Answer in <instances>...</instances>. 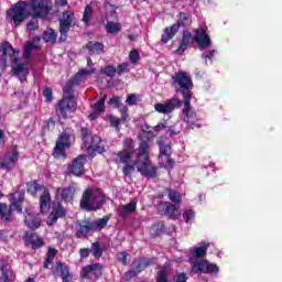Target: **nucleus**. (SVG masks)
<instances>
[{
    "label": "nucleus",
    "mask_w": 282,
    "mask_h": 282,
    "mask_svg": "<svg viewBox=\"0 0 282 282\" xmlns=\"http://www.w3.org/2000/svg\"><path fill=\"white\" fill-rule=\"evenodd\" d=\"M138 274L140 273L135 270V268H133L124 273L123 279L124 281H131V279H135Z\"/></svg>",
    "instance_id": "13d9d810"
},
{
    "label": "nucleus",
    "mask_w": 282,
    "mask_h": 282,
    "mask_svg": "<svg viewBox=\"0 0 282 282\" xmlns=\"http://www.w3.org/2000/svg\"><path fill=\"white\" fill-rule=\"evenodd\" d=\"M102 276V264L99 262L85 265L80 271V279L98 281Z\"/></svg>",
    "instance_id": "1a4fd4ad"
},
{
    "label": "nucleus",
    "mask_w": 282,
    "mask_h": 282,
    "mask_svg": "<svg viewBox=\"0 0 282 282\" xmlns=\"http://www.w3.org/2000/svg\"><path fill=\"white\" fill-rule=\"evenodd\" d=\"M138 208V203L135 200H132L128 203L127 205H123L119 215L120 217L124 218L128 217V215H133Z\"/></svg>",
    "instance_id": "72a5a7b5"
},
{
    "label": "nucleus",
    "mask_w": 282,
    "mask_h": 282,
    "mask_svg": "<svg viewBox=\"0 0 282 282\" xmlns=\"http://www.w3.org/2000/svg\"><path fill=\"white\" fill-rule=\"evenodd\" d=\"M128 257H129V253H127V251H122V252H119V253L117 254L118 261H119L120 263H122V265H127V263H128V261H127Z\"/></svg>",
    "instance_id": "0e129e2a"
},
{
    "label": "nucleus",
    "mask_w": 282,
    "mask_h": 282,
    "mask_svg": "<svg viewBox=\"0 0 282 282\" xmlns=\"http://www.w3.org/2000/svg\"><path fill=\"white\" fill-rule=\"evenodd\" d=\"M104 204H105V196L102 194L93 193L90 210H100Z\"/></svg>",
    "instance_id": "473e14b6"
},
{
    "label": "nucleus",
    "mask_w": 282,
    "mask_h": 282,
    "mask_svg": "<svg viewBox=\"0 0 282 282\" xmlns=\"http://www.w3.org/2000/svg\"><path fill=\"white\" fill-rule=\"evenodd\" d=\"M76 23L74 22V12L66 10L62 13V19H59V43H65L67 41V34L69 30L74 28Z\"/></svg>",
    "instance_id": "6e6552de"
},
{
    "label": "nucleus",
    "mask_w": 282,
    "mask_h": 282,
    "mask_svg": "<svg viewBox=\"0 0 282 282\" xmlns=\"http://www.w3.org/2000/svg\"><path fill=\"white\" fill-rule=\"evenodd\" d=\"M135 166H138L135 164V161H134V164H131V163H126L123 169H122V173L126 177H131V174L133 173V171H135Z\"/></svg>",
    "instance_id": "3c124183"
},
{
    "label": "nucleus",
    "mask_w": 282,
    "mask_h": 282,
    "mask_svg": "<svg viewBox=\"0 0 282 282\" xmlns=\"http://www.w3.org/2000/svg\"><path fill=\"white\" fill-rule=\"evenodd\" d=\"M55 127H56V122L54 121V118H50L45 122L43 131H54Z\"/></svg>",
    "instance_id": "bf43d9fd"
},
{
    "label": "nucleus",
    "mask_w": 282,
    "mask_h": 282,
    "mask_svg": "<svg viewBox=\"0 0 282 282\" xmlns=\"http://www.w3.org/2000/svg\"><path fill=\"white\" fill-rule=\"evenodd\" d=\"M26 29L29 32H35V30H39V19L32 18V20L26 23Z\"/></svg>",
    "instance_id": "4d7b16f0"
},
{
    "label": "nucleus",
    "mask_w": 282,
    "mask_h": 282,
    "mask_svg": "<svg viewBox=\"0 0 282 282\" xmlns=\"http://www.w3.org/2000/svg\"><path fill=\"white\" fill-rule=\"evenodd\" d=\"M63 91H64V95L62 98L76 100V97H74V85H72L69 82L63 88Z\"/></svg>",
    "instance_id": "c03bdc74"
},
{
    "label": "nucleus",
    "mask_w": 282,
    "mask_h": 282,
    "mask_svg": "<svg viewBox=\"0 0 282 282\" xmlns=\"http://www.w3.org/2000/svg\"><path fill=\"white\" fill-rule=\"evenodd\" d=\"M42 39L45 41V43H52V45H56L58 34L54 29H47L43 32Z\"/></svg>",
    "instance_id": "e433bc0d"
},
{
    "label": "nucleus",
    "mask_w": 282,
    "mask_h": 282,
    "mask_svg": "<svg viewBox=\"0 0 282 282\" xmlns=\"http://www.w3.org/2000/svg\"><path fill=\"white\" fill-rule=\"evenodd\" d=\"M20 155L21 153H19V150L14 147L11 152L4 153V156L0 162V169H2V171H12L19 162Z\"/></svg>",
    "instance_id": "4468645a"
},
{
    "label": "nucleus",
    "mask_w": 282,
    "mask_h": 282,
    "mask_svg": "<svg viewBox=\"0 0 282 282\" xmlns=\"http://www.w3.org/2000/svg\"><path fill=\"white\" fill-rule=\"evenodd\" d=\"M12 72H13V75L17 76L18 78H21V76H23V78H25V76H28L30 74V69L28 67H25V64H23V63L13 65Z\"/></svg>",
    "instance_id": "f704fd0d"
},
{
    "label": "nucleus",
    "mask_w": 282,
    "mask_h": 282,
    "mask_svg": "<svg viewBox=\"0 0 282 282\" xmlns=\"http://www.w3.org/2000/svg\"><path fill=\"white\" fill-rule=\"evenodd\" d=\"M54 274H58L61 276L62 282H70L72 273H69V267L62 261L56 262V267L54 269Z\"/></svg>",
    "instance_id": "5701e85b"
},
{
    "label": "nucleus",
    "mask_w": 282,
    "mask_h": 282,
    "mask_svg": "<svg viewBox=\"0 0 282 282\" xmlns=\"http://www.w3.org/2000/svg\"><path fill=\"white\" fill-rule=\"evenodd\" d=\"M135 147L133 139L128 138L123 141V149L126 151H132V149Z\"/></svg>",
    "instance_id": "69168bd1"
},
{
    "label": "nucleus",
    "mask_w": 282,
    "mask_h": 282,
    "mask_svg": "<svg viewBox=\"0 0 282 282\" xmlns=\"http://www.w3.org/2000/svg\"><path fill=\"white\" fill-rule=\"evenodd\" d=\"M87 151L89 153H105V144H102V139L98 135H94L89 145H87Z\"/></svg>",
    "instance_id": "393cba45"
},
{
    "label": "nucleus",
    "mask_w": 282,
    "mask_h": 282,
    "mask_svg": "<svg viewBox=\"0 0 282 282\" xmlns=\"http://www.w3.org/2000/svg\"><path fill=\"white\" fill-rule=\"evenodd\" d=\"M191 21V17L186 12H180L177 14V21L173 25L176 26V30H180L181 28H186Z\"/></svg>",
    "instance_id": "4c0bfd02"
},
{
    "label": "nucleus",
    "mask_w": 282,
    "mask_h": 282,
    "mask_svg": "<svg viewBox=\"0 0 282 282\" xmlns=\"http://www.w3.org/2000/svg\"><path fill=\"white\" fill-rule=\"evenodd\" d=\"M192 37H193V34L189 31H184L181 43L176 48L175 53L180 55L184 54L185 50H188V45H191Z\"/></svg>",
    "instance_id": "a878e982"
},
{
    "label": "nucleus",
    "mask_w": 282,
    "mask_h": 282,
    "mask_svg": "<svg viewBox=\"0 0 282 282\" xmlns=\"http://www.w3.org/2000/svg\"><path fill=\"white\" fill-rule=\"evenodd\" d=\"M126 102L130 107H133V105H137V102H138V96L135 94L128 95Z\"/></svg>",
    "instance_id": "338daca9"
},
{
    "label": "nucleus",
    "mask_w": 282,
    "mask_h": 282,
    "mask_svg": "<svg viewBox=\"0 0 282 282\" xmlns=\"http://www.w3.org/2000/svg\"><path fill=\"white\" fill-rule=\"evenodd\" d=\"M47 188L45 185L39 184V181H32L26 183V193L32 197H36L39 191L44 192Z\"/></svg>",
    "instance_id": "7c9ffc66"
},
{
    "label": "nucleus",
    "mask_w": 282,
    "mask_h": 282,
    "mask_svg": "<svg viewBox=\"0 0 282 282\" xmlns=\"http://www.w3.org/2000/svg\"><path fill=\"white\" fill-rule=\"evenodd\" d=\"M177 32H180V30L177 29V26H174V24L165 28L161 35V42L164 43V45H166V43H169V41H172L174 39V36H175V34H177Z\"/></svg>",
    "instance_id": "c756f323"
},
{
    "label": "nucleus",
    "mask_w": 282,
    "mask_h": 282,
    "mask_svg": "<svg viewBox=\"0 0 282 282\" xmlns=\"http://www.w3.org/2000/svg\"><path fill=\"white\" fill-rule=\"evenodd\" d=\"M107 100V95H105L101 99H99L94 106V110L97 111V113H105V102Z\"/></svg>",
    "instance_id": "09e8293b"
},
{
    "label": "nucleus",
    "mask_w": 282,
    "mask_h": 282,
    "mask_svg": "<svg viewBox=\"0 0 282 282\" xmlns=\"http://www.w3.org/2000/svg\"><path fill=\"white\" fill-rule=\"evenodd\" d=\"M50 208H52V195L50 194V189L46 187L40 196V210L42 215H45L50 213Z\"/></svg>",
    "instance_id": "412c9836"
},
{
    "label": "nucleus",
    "mask_w": 282,
    "mask_h": 282,
    "mask_svg": "<svg viewBox=\"0 0 282 282\" xmlns=\"http://www.w3.org/2000/svg\"><path fill=\"white\" fill-rule=\"evenodd\" d=\"M115 155L117 156L116 159L117 164H129V162H131V159L133 158V152L122 150L115 153Z\"/></svg>",
    "instance_id": "2f4dec72"
},
{
    "label": "nucleus",
    "mask_w": 282,
    "mask_h": 282,
    "mask_svg": "<svg viewBox=\"0 0 282 282\" xmlns=\"http://www.w3.org/2000/svg\"><path fill=\"white\" fill-rule=\"evenodd\" d=\"M192 270L195 274H198V272H203V274H217L219 267L208 262V260H197L193 263Z\"/></svg>",
    "instance_id": "ddd939ff"
},
{
    "label": "nucleus",
    "mask_w": 282,
    "mask_h": 282,
    "mask_svg": "<svg viewBox=\"0 0 282 282\" xmlns=\"http://www.w3.org/2000/svg\"><path fill=\"white\" fill-rule=\"evenodd\" d=\"M100 74H105L108 78H113L117 74L116 66L113 65H106L104 68L100 69Z\"/></svg>",
    "instance_id": "de8ad7c7"
},
{
    "label": "nucleus",
    "mask_w": 282,
    "mask_h": 282,
    "mask_svg": "<svg viewBox=\"0 0 282 282\" xmlns=\"http://www.w3.org/2000/svg\"><path fill=\"white\" fill-rule=\"evenodd\" d=\"M156 282H169V271L161 269L156 273Z\"/></svg>",
    "instance_id": "5fc2aeb1"
},
{
    "label": "nucleus",
    "mask_w": 282,
    "mask_h": 282,
    "mask_svg": "<svg viewBox=\"0 0 282 282\" xmlns=\"http://www.w3.org/2000/svg\"><path fill=\"white\" fill-rule=\"evenodd\" d=\"M25 246H31L32 250H39L45 246V240L43 237L39 236L36 232H25L24 235Z\"/></svg>",
    "instance_id": "a211bd4d"
},
{
    "label": "nucleus",
    "mask_w": 282,
    "mask_h": 282,
    "mask_svg": "<svg viewBox=\"0 0 282 282\" xmlns=\"http://www.w3.org/2000/svg\"><path fill=\"white\" fill-rule=\"evenodd\" d=\"M111 217L112 215L108 214L102 218H98L94 221L89 219L77 220V231L75 237H77V239H87V237H93L95 232H100V230L107 228V224H109Z\"/></svg>",
    "instance_id": "39448f33"
},
{
    "label": "nucleus",
    "mask_w": 282,
    "mask_h": 282,
    "mask_svg": "<svg viewBox=\"0 0 282 282\" xmlns=\"http://www.w3.org/2000/svg\"><path fill=\"white\" fill-rule=\"evenodd\" d=\"M116 70L118 76H122V74H129V72H131V66L129 65V63L124 62L117 65Z\"/></svg>",
    "instance_id": "8fccbe9b"
},
{
    "label": "nucleus",
    "mask_w": 282,
    "mask_h": 282,
    "mask_svg": "<svg viewBox=\"0 0 282 282\" xmlns=\"http://www.w3.org/2000/svg\"><path fill=\"white\" fill-rule=\"evenodd\" d=\"M87 164V154H79L76 156L70 164L67 166V172L69 175L75 177H80L85 175V165Z\"/></svg>",
    "instance_id": "9d476101"
},
{
    "label": "nucleus",
    "mask_w": 282,
    "mask_h": 282,
    "mask_svg": "<svg viewBox=\"0 0 282 282\" xmlns=\"http://www.w3.org/2000/svg\"><path fill=\"white\" fill-rule=\"evenodd\" d=\"M3 197V193L0 192V198ZM25 202V191H17L11 194L9 199V206L6 203H0V218L4 224H10L12 221V213H18L21 215L23 213V203Z\"/></svg>",
    "instance_id": "20e7f679"
},
{
    "label": "nucleus",
    "mask_w": 282,
    "mask_h": 282,
    "mask_svg": "<svg viewBox=\"0 0 282 282\" xmlns=\"http://www.w3.org/2000/svg\"><path fill=\"white\" fill-rule=\"evenodd\" d=\"M108 105H110V107H113V109H119V111L120 109H122V107H124V105H122V99L118 95H113L108 100Z\"/></svg>",
    "instance_id": "49530a36"
},
{
    "label": "nucleus",
    "mask_w": 282,
    "mask_h": 282,
    "mask_svg": "<svg viewBox=\"0 0 282 282\" xmlns=\"http://www.w3.org/2000/svg\"><path fill=\"white\" fill-rule=\"evenodd\" d=\"M33 50H39V46L32 42H28L24 47V58H30Z\"/></svg>",
    "instance_id": "864d4df0"
},
{
    "label": "nucleus",
    "mask_w": 282,
    "mask_h": 282,
    "mask_svg": "<svg viewBox=\"0 0 282 282\" xmlns=\"http://www.w3.org/2000/svg\"><path fill=\"white\" fill-rule=\"evenodd\" d=\"M106 30L108 34H118L122 30V25L118 22H108L106 24Z\"/></svg>",
    "instance_id": "a18cd8bd"
},
{
    "label": "nucleus",
    "mask_w": 282,
    "mask_h": 282,
    "mask_svg": "<svg viewBox=\"0 0 282 282\" xmlns=\"http://www.w3.org/2000/svg\"><path fill=\"white\" fill-rule=\"evenodd\" d=\"M96 69H87L82 68L79 69L74 77H72L68 83L73 85V87H78L85 80V76H91V74H95Z\"/></svg>",
    "instance_id": "b1692460"
},
{
    "label": "nucleus",
    "mask_w": 282,
    "mask_h": 282,
    "mask_svg": "<svg viewBox=\"0 0 282 282\" xmlns=\"http://www.w3.org/2000/svg\"><path fill=\"white\" fill-rule=\"evenodd\" d=\"M15 51L14 47L10 44V42L3 43L0 45V65H6L8 63V56L12 59V63H19L17 56L14 55Z\"/></svg>",
    "instance_id": "dca6fc26"
},
{
    "label": "nucleus",
    "mask_w": 282,
    "mask_h": 282,
    "mask_svg": "<svg viewBox=\"0 0 282 282\" xmlns=\"http://www.w3.org/2000/svg\"><path fill=\"white\" fill-rule=\"evenodd\" d=\"M80 138L82 141L84 142L85 147L89 145L91 143V139L94 135L89 132V128L87 127H82L80 128Z\"/></svg>",
    "instance_id": "37998d69"
},
{
    "label": "nucleus",
    "mask_w": 282,
    "mask_h": 282,
    "mask_svg": "<svg viewBox=\"0 0 282 282\" xmlns=\"http://www.w3.org/2000/svg\"><path fill=\"white\" fill-rule=\"evenodd\" d=\"M210 248V242H202L200 247H197L192 253L196 259H202L208 252Z\"/></svg>",
    "instance_id": "ea45409f"
},
{
    "label": "nucleus",
    "mask_w": 282,
    "mask_h": 282,
    "mask_svg": "<svg viewBox=\"0 0 282 282\" xmlns=\"http://www.w3.org/2000/svg\"><path fill=\"white\" fill-rule=\"evenodd\" d=\"M109 122H110V127L116 129L117 133H119L120 132V119L116 116H110Z\"/></svg>",
    "instance_id": "6e6d98bb"
},
{
    "label": "nucleus",
    "mask_w": 282,
    "mask_h": 282,
    "mask_svg": "<svg viewBox=\"0 0 282 282\" xmlns=\"http://www.w3.org/2000/svg\"><path fill=\"white\" fill-rule=\"evenodd\" d=\"M173 86L177 94L183 96V110L184 122L188 124L189 129H202V123H197V112L193 111V106H191V100L193 99V79L191 76L184 72H178L172 77Z\"/></svg>",
    "instance_id": "f03ea898"
},
{
    "label": "nucleus",
    "mask_w": 282,
    "mask_h": 282,
    "mask_svg": "<svg viewBox=\"0 0 282 282\" xmlns=\"http://www.w3.org/2000/svg\"><path fill=\"white\" fill-rule=\"evenodd\" d=\"M56 195H59L62 202L66 204L73 202L76 195V183L72 182L67 187H57Z\"/></svg>",
    "instance_id": "f3484780"
},
{
    "label": "nucleus",
    "mask_w": 282,
    "mask_h": 282,
    "mask_svg": "<svg viewBox=\"0 0 282 282\" xmlns=\"http://www.w3.org/2000/svg\"><path fill=\"white\" fill-rule=\"evenodd\" d=\"M43 96L44 98H46V102H52V100L54 99L52 88L45 87L43 90Z\"/></svg>",
    "instance_id": "e2e57ef3"
},
{
    "label": "nucleus",
    "mask_w": 282,
    "mask_h": 282,
    "mask_svg": "<svg viewBox=\"0 0 282 282\" xmlns=\"http://www.w3.org/2000/svg\"><path fill=\"white\" fill-rule=\"evenodd\" d=\"M129 58H130V62L135 65V63H138V61H140V53H138L137 50H132L130 51L129 53Z\"/></svg>",
    "instance_id": "680f3d73"
},
{
    "label": "nucleus",
    "mask_w": 282,
    "mask_h": 282,
    "mask_svg": "<svg viewBox=\"0 0 282 282\" xmlns=\"http://www.w3.org/2000/svg\"><path fill=\"white\" fill-rule=\"evenodd\" d=\"M132 265H134V270L140 274L141 272H144L147 268L155 265V259L141 257L139 259H134Z\"/></svg>",
    "instance_id": "4be33fe9"
},
{
    "label": "nucleus",
    "mask_w": 282,
    "mask_h": 282,
    "mask_svg": "<svg viewBox=\"0 0 282 282\" xmlns=\"http://www.w3.org/2000/svg\"><path fill=\"white\" fill-rule=\"evenodd\" d=\"M183 219L186 224H192L195 219V210L193 209H185L183 213Z\"/></svg>",
    "instance_id": "603ef678"
},
{
    "label": "nucleus",
    "mask_w": 282,
    "mask_h": 282,
    "mask_svg": "<svg viewBox=\"0 0 282 282\" xmlns=\"http://www.w3.org/2000/svg\"><path fill=\"white\" fill-rule=\"evenodd\" d=\"M156 210L160 215L169 217V219H177L180 217L177 207L169 202L159 200L156 203Z\"/></svg>",
    "instance_id": "f8f14e48"
},
{
    "label": "nucleus",
    "mask_w": 282,
    "mask_h": 282,
    "mask_svg": "<svg viewBox=\"0 0 282 282\" xmlns=\"http://www.w3.org/2000/svg\"><path fill=\"white\" fill-rule=\"evenodd\" d=\"M153 228L155 229L154 235H156V237H159V235L164 232V221L155 224L153 226Z\"/></svg>",
    "instance_id": "774afa93"
},
{
    "label": "nucleus",
    "mask_w": 282,
    "mask_h": 282,
    "mask_svg": "<svg viewBox=\"0 0 282 282\" xmlns=\"http://www.w3.org/2000/svg\"><path fill=\"white\" fill-rule=\"evenodd\" d=\"M17 279V273L12 265L8 264L3 260L0 261V282H11Z\"/></svg>",
    "instance_id": "6ab92c4d"
},
{
    "label": "nucleus",
    "mask_w": 282,
    "mask_h": 282,
    "mask_svg": "<svg viewBox=\"0 0 282 282\" xmlns=\"http://www.w3.org/2000/svg\"><path fill=\"white\" fill-rule=\"evenodd\" d=\"M159 158H171L173 155V148L171 144H164V142H159Z\"/></svg>",
    "instance_id": "58836bf2"
},
{
    "label": "nucleus",
    "mask_w": 282,
    "mask_h": 282,
    "mask_svg": "<svg viewBox=\"0 0 282 282\" xmlns=\"http://www.w3.org/2000/svg\"><path fill=\"white\" fill-rule=\"evenodd\" d=\"M119 112L121 115V122H127L129 120V107L122 106Z\"/></svg>",
    "instance_id": "052dcab7"
},
{
    "label": "nucleus",
    "mask_w": 282,
    "mask_h": 282,
    "mask_svg": "<svg viewBox=\"0 0 282 282\" xmlns=\"http://www.w3.org/2000/svg\"><path fill=\"white\" fill-rule=\"evenodd\" d=\"M93 196L94 191H91V188L84 191L80 198V208H83V210H90Z\"/></svg>",
    "instance_id": "c85d7f7f"
},
{
    "label": "nucleus",
    "mask_w": 282,
    "mask_h": 282,
    "mask_svg": "<svg viewBox=\"0 0 282 282\" xmlns=\"http://www.w3.org/2000/svg\"><path fill=\"white\" fill-rule=\"evenodd\" d=\"M195 35L193 37V41L197 43L198 47H210L213 45V41L210 40V35L206 32V29L198 28L194 30Z\"/></svg>",
    "instance_id": "2eb2a0df"
},
{
    "label": "nucleus",
    "mask_w": 282,
    "mask_h": 282,
    "mask_svg": "<svg viewBox=\"0 0 282 282\" xmlns=\"http://www.w3.org/2000/svg\"><path fill=\"white\" fill-rule=\"evenodd\" d=\"M90 252L95 259H100L102 257V252H105V249L102 248V245L100 241H95L91 243Z\"/></svg>",
    "instance_id": "a19ab883"
},
{
    "label": "nucleus",
    "mask_w": 282,
    "mask_h": 282,
    "mask_svg": "<svg viewBox=\"0 0 282 282\" xmlns=\"http://www.w3.org/2000/svg\"><path fill=\"white\" fill-rule=\"evenodd\" d=\"M72 147V130H64L57 138L55 147L53 149V158L55 160H67L66 149Z\"/></svg>",
    "instance_id": "423d86ee"
},
{
    "label": "nucleus",
    "mask_w": 282,
    "mask_h": 282,
    "mask_svg": "<svg viewBox=\"0 0 282 282\" xmlns=\"http://www.w3.org/2000/svg\"><path fill=\"white\" fill-rule=\"evenodd\" d=\"M153 138V132L142 130L139 135L140 144L137 152L135 165L137 170L143 177L148 180H155L158 177V166L151 164L149 158V141Z\"/></svg>",
    "instance_id": "7ed1b4c3"
},
{
    "label": "nucleus",
    "mask_w": 282,
    "mask_h": 282,
    "mask_svg": "<svg viewBox=\"0 0 282 282\" xmlns=\"http://www.w3.org/2000/svg\"><path fill=\"white\" fill-rule=\"evenodd\" d=\"M93 17H94V8L91 7V4H87L85 7L83 19H82L84 25H89V22L91 21Z\"/></svg>",
    "instance_id": "79ce46f5"
},
{
    "label": "nucleus",
    "mask_w": 282,
    "mask_h": 282,
    "mask_svg": "<svg viewBox=\"0 0 282 282\" xmlns=\"http://www.w3.org/2000/svg\"><path fill=\"white\" fill-rule=\"evenodd\" d=\"M165 195H167L170 202H172L173 204H182V194H180V192L171 188V187H166L164 189Z\"/></svg>",
    "instance_id": "c9c22d12"
},
{
    "label": "nucleus",
    "mask_w": 282,
    "mask_h": 282,
    "mask_svg": "<svg viewBox=\"0 0 282 282\" xmlns=\"http://www.w3.org/2000/svg\"><path fill=\"white\" fill-rule=\"evenodd\" d=\"M74 111H76V100L62 98L55 105V113L58 122H61V120H67L69 113H74Z\"/></svg>",
    "instance_id": "0eeeda50"
},
{
    "label": "nucleus",
    "mask_w": 282,
    "mask_h": 282,
    "mask_svg": "<svg viewBox=\"0 0 282 282\" xmlns=\"http://www.w3.org/2000/svg\"><path fill=\"white\" fill-rule=\"evenodd\" d=\"M50 2L47 0H20L15 2L11 9L7 11L8 17L11 19L15 28L23 25L28 17L32 19H45L50 14Z\"/></svg>",
    "instance_id": "f257e3e1"
},
{
    "label": "nucleus",
    "mask_w": 282,
    "mask_h": 282,
    "mask_svg": "<svg viewBox=\"0 0 282 282\" xmlns=\"http://www.w3.org/2000/svg\"><path fill=\"white\" fill-rule=\"evenodd\" d=\"M24 224L30 230H39V228H41V218L29 213L25 215Z\"/></svg>",
    "instance_id": "bb28decb"
},
{
    "label": "nucleus",
    "mask_w": 282,
    "mask_h": 282,
    "mask_svg": "<svg viewBox=\"0 0 282 282\" xmlns=\"http://www.w3.org/2000/svg\"><path fill=\"white\" fill-rule=\"evenodd\" d=\"M182 107V100L177 97H172L171 99H167L164 104L158 102L154 105L155 111L158 113H173L174 109H180Z\"/></svg>",
    "instance_id": "9b49d317"
},
{
    "label": "nucleus",
    "mask_w": 282,
    "mask_h": 282,
    "mask_svg": "<svg viewBox=\"0 0 282 282\" xmlns=\"http://www.w3.org/2000/svg\"><path fill=\"white\" fill-rule=\"evenodd\" d=\"M67 215V210L65 207H63V204L57 203V206L51 212V214L47 217V226H54L58 221V219H62V217H65Z\"/></svg>",
    "instance_id": "aec40b11"
},
{
    "label": "nucleus",
    "mask_w": 282,
    "mask_h": 282,
    "mask_svg": "<svg viewBox=\"0 0 282 282\" xmlns=\"http://www.w3.org/2000/svg\"><path fill=\"white\" fill-rule=\"evenodd\" d=\"M86 50H88L89 54L100 56V54H105V44H102V42L89 41L86 44Z\"/></svg>",
    "instance_id": "cd10ccee"
}]
</instances>
